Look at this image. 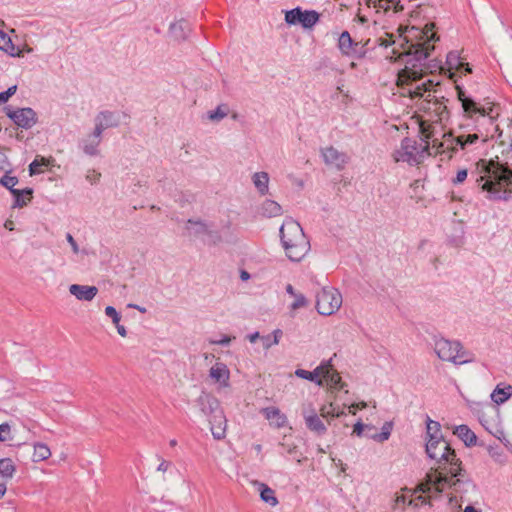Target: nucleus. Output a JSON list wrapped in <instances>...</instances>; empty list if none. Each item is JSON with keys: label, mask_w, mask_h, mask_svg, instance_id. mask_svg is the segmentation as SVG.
Returning <instances> with one entry per match:
<instances>
[{"label": "nucleus", "mask_w": 512, "mask_h": 512, "mask_svg": "<svg viewBox=\"0 0 512 512\" xmlns=\"http://www.w3.org/2000/svg\"><path fill=\"white\" fill-rule=\"evenodd\" d=\"M434 28V23L426 24L423 29L415 26L406 28L404 35L400 34L404 42L400 46L404 50L397 56V59L404 64V68L398 73V85H406L405 92L412 98L423 97L427 93L426 98L419 104V109L425 113L420 122L421 132L422 124L437 125L438 129H441L443 121L448 119L446 105L434 96L432 97L433 81L427 80L418 83L423 75L431 69L426 60L434 50V43L439 40Z\"/></svg>", "instance_id": "f257e3e1"}, {"label": "nucleus", "mask_w": 512, "mask_h": 512, "mask_svg": "<svg viewBox=\"0 0 512 512\" xmlns=\"http://www.w3.org/2000/svg\"><path fill=\"white\" fill-rule=\"evenodd\" d=\"M471 175L482 192L492 200L507 199L512 193V167L508 163L481 159L475 164Z\"/></svg>", "instance_id": "f03ea898"}, {"label": "nucleus", "mask_w": 512, "mask_h": 512, "mask_svg": "<svg viewBox=\"0 0 512 512\" xmlns=\"http://www.w3.org/2000/svg\"><path fill=\"white\" fill-rule=\"evenodd\" d=\"M464 112L466 116L474 122L476 132L467 134V142L475 144L478 140L487 142L489 138L498 135L502 138V132H499L497 118L499 116L498 107L487 103L482 105L478 102H464Z\"/></svg>", "instance_id": "7ed1b4c3"}, {"label": "nucleus", "mask_w": 512, "mask_h": 512, "mask_svg": "<svg viewBox=\"0 0 512 512\" xmlns=\"http://www.w3.org/2000/svg\"><path fill=\"white\" fill-rule=\"evenodd\" d=\"M451 490L450 502L458 501H470L471 494L475 493L476 486L474 483L465 475L462 468L460 467V474L453 476L452 474L446 473L441 475L435 472L427 473L425 482L418 487V490L422 492H431L434 490L436 493H441L445 489Z\"/></svg>", "instance_id": "20e7f679"}, {"label": "nucleus", "mask_w": 512, "mask_h": 512, "mask_svg": "<svg viewBox=\"0 0 512 512\" xmlns=\"http://www.w3.org/2000/svg\"><path fill=\"white\" fill-rule=\"evenodd\" d=\"M422 136L430 141V152L452 159L459 150H466L472 143L467 142V134L454 136L451 132L438 129L437 125L422 124Z\"/></svg>", "instance_id": "39448f33"}, {"label": "nucleus", "mask_w": 512, "mask_h": 512, "mask_svg": "<svg viewBox=\"0 0 512 512\" xmlns=\"http://www.w3.org/2000/svg\"><path fill=\"white\" fill-rule=\"evenodd\" d=\"M426 453L430 459L435 461V466L430 472L441 475L449 473L453 476L460 474L461 462L442 435H434L427 439Z\"/></svg>", "instance_id": "423d86ee"}, {"label": "nucleus", "mask_w": 512, "mask_h": 512, "mask_svg": "<svg viewBox=\"0 0 512 512\" xmlns=\"http://www.w3.org/2000/svg\"><path fill=\"white\" fill-rule=\"evenodd\" d=\"M280 236L283 248L291 261H300L310 249L300 224L292 219L284 221L280 228Z\"/></svg>", "instance_id": "0eeeda50"}, {"label": "nucleus", "mask_w": 512, "mask_h": 512, "mask_svg": "<svg viewBox=\"0 0 512 512\" xmlns=\"http://www.w3.org/2000/svg\"><path fill=\"white\" fill-rule=\"evenodd\" d=\"M434 351L440 360L451 362L455 365H463L475 361L474 354L464 349L463 345L457 340L435 339Z\"/></svg>", "instance_id": "6e6552de"}, {"label": "nucleus", "mask_w": 512, "mask_h": 512, "mask_svg": "<svg viewBox=\"0 0 512 512\" xmlns=\"http://www.w3.org/2000/svg\"><path fill=\"white\" fill-rule=\"evenodd\" d=\"M424 144H417L416 141L405 138L400 147L397 148L392 157L395 162H407L409 164L420 163L426 155H431L430 141L423 137Z\"/></svg>", "instance_id": "1a4fd4ad"}, {"label": "nucleus", "mask_w": 512, "mask_h": 512, "mask_svg": "<svg viewBox=\"0 0 512 512\" xmlns=\"http://www.w3.org/2000/svg\"><path fill=\"white\" fill-rule=\"evenodd\" d=\"M202 405V411L209 416L213 437L217 440L223 439L226 435L227 420L219 402L213 397L206 396Z\"/></svg>", "instance_id": "9d476101"}, {"label": "nucleus", "mask_w": 512, "mask_h": 512, "mask_svg": "<svg viewBox=\"0 0 512 512\" xmlns=\"http://www.w3.org/2000/svg\"><path fill=\"white\" fill-rule=\"evenodd\" d=\"M342 305V295L334 287H323L316 294V309L319 314L330 316L336 313Z\"/></svg>", "instance_id": "9b49d317"}, {"label": "nucleus", "mask_w": 512, "mask_h": 512, "mask_svg": "<svg viewBox=\"0 0 512 512\" xmlns=\"http://www.w3.org/2000/svg\"><path fill=\"white\" fill-rule=\"evenodd\" d=\"M320 14L315 10H302L300 7L285 12L288 25L300 24L304 29L313 28L319 21Z\"/></svg>", "instance_id": "f8f14e48"}, {"label": "nucleus", "mask_w": 512, "mask_h": 512, "mask_svg": "<svg viewBox=\"0 0 512 512\" xmlns=\"http://www.w3.org/2000/svg\"><path fill=\"white\" fill-rule=\"evenodd\" d=\"M208 380L217 391L230 388V370L228 366L224 362L216 361L208 371Z\"/></svg>", "instance_id": "ddd939ff"}, {"label": "nucleus", "mask_w": 512, "mask_h": 512, "mask_svg": "<svg viewBox=\"0 0 512 512\" xmlns=\"http://www.w3.org/2000/svg\"><path fill=\"white\" fill-rule=\"evenodd\" d=\"M185 229L190 236L201 238L208 244H216L219 241L217 233L212 230L210 225L201 220H188Z\"/></svg>", "instance_id": "4468645a"}, {"label": "nucleus", "mask_w": 512, "mask_h": 512, "mask_svg": "<svg viewBox=\"0 0 512 512\" xmlns=\"http://www.w3.org/2000/svg\"><path fill=\"white\" fill-rule=\"evenodd\" d=\"M6 115L20 128L30 129L37 123L36 112L29 107L11 109L6 108Z\"/></svg>", "instance_id": "2eb2a0df"}, {"label": "nucleus", "mask_w": 512, "mask_h": 512, "mask_svg": "<svg viewBox=\"0 0 512 512\" xmlns=\"http://www.w3.org/2000/svg\"><path fill=\"white\" fill-rule=\"evenodd\" d=\"M425 482H420L415 488H403L402 491L409 495L408 506L419 508L422 505L430 504V499L438 495L434 490L431 492H422L418 490V487Z\"/></svg>", "instance_id": "dca6fc26"}, {"label": "nucleus", "mask_w": 512, "mask_h": 512, "mask_svg": "<svg viewBox=\"0 0 512 512\" xmlns=\"http://www.w3.org/2000/svg\"><path fill=\"white\" fill-rule=\"evenodd\" d=\"M321 154L325 164L337 170H342L348 161L347 155L333 146L323 148Z\"/></svg>", "instance_id": "f3484780"}, {"label": "nucleus", "mask_w": 512, "mask_h": 512, "mask_svg": "<svg viewBox=\"0 0 512 512\" xmlns=\"http://www.w3.org/2000/svg\"><path fill=\"white\" fill-rule=\"evenodd\" d=\"M446 65L448 71L450 72V76L454 77L456 73L467 74L471 73V68L468 63H465L460 58L458 52L452 51L448 53L446 59Z\"/></svg>", "instance_id": "a211bd4d"}, {"label": "nucleus", "mask_w": 512, "mask_h": 512, "mask_svg": "<svg viewBox=\"0 0 512 512\" xmlns=\"http://www.w3.org/2000/svg\"><path fill=\"white\" fill-rule=\"evenodd\" d=\"M328 373L326 361L317 366L313 371L297 369L295 375L299 378L315 382L318 386H323V375Z\"/></svg>", "instance_id": "6ab92c4d"}, {"label": "nucleus", "mask_w": 512, "mask_h": 512, "mask_svg": "<svg viewBox=\"0 0 512 512\" xmlns=\"http://www.w3.org/2000/svg\"><path fill=\"white\" fill-rule=\"evenodd\" d=\"M101 133L94 129V131L87 135L81 141V148L86 155L97 156L99 155V146L101 143Z\"/></svg>", "instance_id": "aec40b11"}, {"label": "nucleus", "mask_w": 512, "mask_h": 512, "mask_svg": "<svg viewBox=\"0 0 512 512\" xmlns=\"http://www.w3.org/2000/svg\"><path fill=\"white\" fill-rule=\"evenodd\" d=\"M69 292L77 300L92 301L98 293L96 286L72 284L69 286Z\"/></svg>", "instance_id": "412c9836"}, {"label": "nucleus", "mask_w": 512, "mask_h": 512, "mask_svg": "<svg viewBox=\"0 0 512 512\" xmlns=\"http://www.w3.org/2000/svg\"><path fill=\"white\" fill-rule=\"evenodd\" d=\"M118 124H119V118L115 113L110 112V111H104V112H100L95 117V128L94 129L102 134L103 131L106 130L107 128L115 127Z\"/></svg>", "instance_id": "4be33fe9"}, {"label": "nucleus", "mask_w": 512, "mask_h": 512, "mask_svg": "<svg viewBox=\"0 0 512 512\" xmlns=\"http://www.w3.org/2000/svg\"><path fill=\"white\" fill-rule=\"evenodd\" d=\"M262 414L269 421L270 425L275 428H282L287 425V417L277 407H266L262 410Z\"/></svg>", "instance_id": "5701e85b"}, {"label": "nucleus", "mask_w": 512, "mask_h": 512, "mask_svg": "<svg viewBox=\"0 0 512 512\" xmlns=\"http://www.w3.org/2000/svg\"><path fill=\"white\" fill-rule=\"evenodd\" d=\"M303 417L306 423V426L309 430L316 432L319 435H322L326 432V426L320 419V417L316 414L315 410L311 407V415H307L306 412H303Z\"/></svg>", "instance_id": "b1692460"}, {"label": "nucleus", "mask_w": 512, "mask_h": 512, "mask_svg": "<svg viewBox=\"0 0 512 512\" xmlns=\"http://www.w3.org/2000/svg\"><path fill=\"white\" fill-rule=\"evenodd\" d=\"M328 373L323 375V384L325 383L331 390H341L344 383L341 382V377L337 371L332 368L330 361H326Z\"/></svg>", "instance_id": "393cba45"}, {"label": "nucleus", "mask_w": 512, "mask_h": 512, "mask_svg": "<svg viewBox=\"0 0 512 512\" xmlns=\"http://www.w3.org/2000/svg\"><path fill=\"white\" fill-rule=\"evenodd\" d=\"M252 182L258 193L265 196L269 193V182L270 177L267 172L259 171L255 172L252 177Z\"/></svg>", "instance_id": "a878e982"}, {"label": "nucleus", "mask_w": 512, "mask_h": 512, "mask_svg": "<svg viewBox=\"0 0 512 512\" xmlns=\"http://www.w3.org/2000/svg\"><path fill=\"white\" fill-rule=\"evenodd\" d=\"M0 51L11 57H21L22 51L17 48L8 34L0 30Z\"/></svg>", "instance_id": "bb28decb"}, {"label": "nucleus", "mask_w": 512, "mask_h": 512, "mask_svg": "<svg viewBox=\"0 0 512 512\" xmlns=\"http://www.w3.org/2000/svg\"><path fill=\"white\" fill-rule=\"evenodd\" d=\"M358 44L354 43L350 34L347 31L341 33L338 39V47L341 52L346 56H352L355 53V48Z\"/></svg>", "instance_id": "cd10ccee"}, {"label": "nucleus", "mask_w": 512, "mask_h": 512, "mask_svg": "<svg viewBox=\"0 0 512 512\" xmlns=\"http://www.w3.org/2000/svg\"><path fill=\"white\" fill-rule=\"evenodd\" d=\"M512 396V386L507 384L504 387L497 385L491 393V400L500 405L505 403Z\"/></svg>", "instance_id": "c85d7f7f"}, {"label": "nucleus", "mask_w": 512, "mask_h": 512, "mask_svg": "<svg viewBox=\"0 0 512 512\" xmlns=\"http://www.w3.org/2000/svg\"><path fill=\"white\" fill-rule=\"evenodd\" d=\"M52 455L50 448L42 442L33 444L32 462L38 463L49 459Z\"/></svg>", "instance_id": "c756f323"}, {"label": "nucleus", "mask_w": 512, "mask_h": 512, "mask_svg": "<svg viewBox=\"0 0 512 512\" xmlns=\"http://www.w3.org/2000/svg\"><path fill=\"white\" fill-rule=\"evenodd\" d=\"M453 433L459 437L467 446L476 444V435L467 425L457 426Z\"/></svg>", "instance_id": "7c9ffc66"}, {"label": "nucleus", "mask_w": 512, "mask_h": 512, "mask_svg": "<svg viewBox=\"0 0 512 512\" xmlns=\"http://www.w3.org/2000/svg\"><path fill=\"white\" fill-rule=\"evenodd\" d=\"M16 473V465L11 458L0 459V478L4 481L11 480Z\"/></svg>", "instance_id": "2f4dec72"}, {"label": "nucleus", "mask_w": 512, "mask_h": 512, "mask_svg": "<svg viewBox=\"0 0 512 512\" xmlns=\"http://www.w3.org/2000/svg\"><path fill=\"white\" fill-rule=\"evenodd\" d=\"M261 213L266 217H278L283 213L282 207L274 200L267 199L261 206Z\"/></svg>", "instance_id": "473e14b6"}, {"label": "nucleus", "mask_w": 512, "mask_h": 512, "mask_svg": "<svg viewBox=\"0 0 512 512\" xmlns=\"http://www.w3.org/2000/svg\"><path fill=\"white\" fill-rule=\"evenodd\" d=\"M171 36L176 40H183L187 37L189 32V25L187 22L180 20L174 22L169 28Z\"/></svg>", "instance_id": "72a5a7b5"}, {"label": "nucleus", "mask_w": 512, "mask_h": 512, "mask_svg": "<svg viewBox=\"0 0 512 512\" xmlns=\"http://www.w3.org/2000/svg\"><path fill=\"white\" fill-rule=\"evenodd\" d=\"M54 160L52 158H44L37 156L29 165L30 175L41 174L44 169L49 167Z\"/></svg>", "instance_id": "f704fd0d"}, {"label": "nucleus", "mask_w": 512, "mask_h": 512, "mask_svg": "<svg viewBox=\"0 0 512 512\" xmlns=\"http://www.w3.org/2000/svg\"><path fill=\"white\" fill-rule=\"evenodd\" d=\"M12 194L15 198L14 207H23L31 200L32 190H12Z\"/></svg>", "instance_id": "c9c22d12"}, {"label": "nucleus", "mask_w": 512, "mask_h": 512, "mask_svg": "<svg viewBox=\"0 0 512 512\" xmlns=\"http://www.w3.org/2000/svg\"><path fill=\"white\" fill-rule=\"evenodd\" d=\"M309 305L308 299L302 294L298 293L293 297V302L289 305V313L291 317H294L296 311L302 308H306Z\"/></svg>", "instance_id": "e433bc0d"}, {"label": "nucleus", "mask_w": 512, "mask_h": 512, "mask_svg": "<svg viewBox=\"0 0 512 512\" xmlns=\"http://www.w3.org/2000/svg\"><path fill=\"white\" fill-rule=\"evenodd\" d=\"M282 334H283L282 330L276 329L272 332V334L262 336L261 341H262L263 348L265 350H268L272 346L279 344Z\"/></svg>", "instance_id": "4c0bfd02"}, {"label": "nucleus", "mask_w": 512, "mask_h": 512, "mask_svg": "<svg viewBox=\"0 0 512 512\" xmlns=\"http://www.w3.org/2000/svg\"><path fill=\"white\" fill-rule=\"evenodd\" d=\"M229 113V108L227 105L221 104L217 106L215 110L208 111L207 117L210 121L220 122L223 120Z\"/></svg>", "instance_id": "58836bf2"}, {"label": "nucleus", "mask_w": 512, "mask_h": 512, "mask_svg": "<svg viewBox=\"0 0 512 512\" xmlns=\"http://www.w3.org/2000/svg\"><path fill=\"white\" fill-rule=\"evenodd\" d=\"M260 497L264 502L273 507L278 504L274 491L265 484H260Z\"/></svg>", "instance_id": "ea45409f"}, {"label": "nucleus", "mask_w": 512, "mask_h": 512, "mask_svg": "<svg viewBox=\"0 0 512 512\" xmlns=\"http://www.w3.org/2000/svg\"><path fill=\"white\" fill-rule=\"evenodd\" d=\"M392 431V423L386 422L382 426L381 433H375V434H365L367 437L377 441V442H385L389 439Z\"/></svg>", "instance_id": "a19ab883"}, {"label": "nucleus", "mask_w": 512, "mask_h": 512, "mask_svg": "<svg viewBox=\"0 0 512 512\" xmlns=\"http://www.w3.org/2000/svg\"><path fill=\"white\" fill-rule=\"evenodd\" d=\"M279 445L289 455H296L298 451L297 444L293 441L291 436H284Z\"/></svg>", "instance_id": "79ce46f5"}, {"label": "nucleus", "mask_w": 512, "mask_h": 512, "mask_svg": "<svg viewBox=\"0 0 512 512\" xmlns=\"http://www.w3.org/2000/svg\"><path fill=\"white\" fill-rule=\"evenodd\" d=\"M368 7L376 9L377 12L383 10L387 12L393 9L392 3H388L387 0H365Z\"/></svg>", "instance_id": "37998d69"}, {"label": "nucleus", "mask_w": 512, "mask_h": 512, "mask_svg": "<svg viewBox=\"0 0 512 512\" xmlns=\"http://www.w3.org/2000/svg\"><path fill=\"white\" fill-rule=\"evenodd\" d=\"M408 500H409V495L402 491L401 490V493H396L395 494V497L393 499V502H392V505H391V508L396 511L397 509H399L400 507H403L405 506L406 504L408 505Z\"/></svg>", "instance_id": "c03bdc74"}, {"label": "nucleus", "mask_w": 512, "mask_h": 512, "mask_svg": "<svg viewBox=\"0 0 512 512\" xmlns=\"http://www.w3.org/2000/svg\"><path fill=\"white\" fill-rule=\"evenodd\" d=\"M488 453L495 462L499 464H504L506 462V456L499 448L489 446Z\"/></svg>", "instance_id": "a18cd8bd"}, {"label": "nucleus", "mask_w": 512, "mask_h": 512, "mask_svg": "<svg viewBox=\"0 0 512 512\" xmlns=\"http://www.w3.org/2000/svg\"><path fill=\"white\" fill-rule=\"evenodd\" d=\"M13 439L11 426L8 423L0 424V442H6Z\"/></svg>", "instance_id": "49530a36"}, {"label": "nucleus", "mask_w": 512, "mask_h": 512, "mask_svg": "<svg viewBox=\"0 0 512 512\" xmlns=\"http://www.w3.org/2000/svg\"><path fill=\"white\" fill-rule=\"evenodd\" d=\"M18 183V179L17 177L15 176H10L8 174H5L1 179H0V184H2L4 187L8 188L11 192L12 190H15L14 189V186H16Z\"/></svg>", "instance_id": "de8ad7c7"}, {"label": "nucleus", "mask_w": 512, "mask_h": 512, "mask_svg": "<svg viewBox=\"0 0 512 512\" xmlns=\"http://www.w3.org/2000/svg\"><path fill=\"white\" fill-rule=\"evenodd\" d=\"M335 412H336V406L332 402L329 403L328 405H323L320 408V415L326 419H328L329 417H335Z\"/></svg>", "instance_id": "09e8293b"}, {"label": "nucleus", "mask_w": 512, "mask_h": 512, "mask_svg": "<svg viewBox=\"0 0 512 512\" xmlns=\"http://www.w3.org/2000/svg\"><path fill=\"white\" fill-rule=\"evenodd\" d=\"M105 314L109 318H111L114 325H118V322L121 321V315L117 312V310L112 306H107L105 308Z\"/></svg>", "instance_id": "8fccbe9b"}, {"label": "nucleus", "mask_w": 512, "mask_h": 512, "mask_svg": "<svg viewBox=\"0 0 512 512\" xmlns=\"http://www.w3.org/2000/svg\"><path fill=\"white\" fill-rule=\"evenodd\" d=\"M427 435L428 438H431L434 435H441L440 424L436 421L429 420V422L427 423Z\"/></svg>", "instance_id": "3c124183"}, {"label": "nucleus", "mask_w": 512, "mask_h": 512, "mask_svg": "<svg viewBox=\"0 0 512 512\" xmlns=\"http://www.w3.org/2000/svg\"><path fill=\"white\" fill-rule=\"evenodd\" d=\"M374 427L371 425L363 424L361 421H357L353 427V434L361 437L364 433V430H373Z\"/></svg>", "instance_id": "603ef678"}, {"label": "nucleus", "mask_w": 512, "mask_h": 512, "mask_svg": "<svg viewBox=\"0 0 512 512\" xmlns=\"http://www.w3.org/2000/svg\"><path fill=\"white\" fill-rule=\"evenodd\" d=\"M467 177H468V170L460 169L457 171L455 177L451 179V182L454 185H460L467 179Z\"/></svg>", "instance_id": "864d4df0"}, {"label": "nucleus", "mask_w": 512, "mask_h": 512, "mask_svg": "<svg viewBox=\"0 0 512 512\" xmlns=\"http://www.w3.org/2000/svg\"><path fill=\"white\" fill-rule=\"evenodd\" d=\"M17 90V86H11L6 91L0 92V104L5 103L9 100V98L15 94Z\"/></svg>", "instance_id": "5fc2aeb1"}, {"label": "nucleus", "mask_w": 512, "mask_h": 512, "mask_svg": "<svg viewBox=\"0 0 512 512\" xmlns=\"http://www.w3.org/2000/svg\"><path fill=\"white\" fill-rule=\"evenodd\" d=\"M101 178V173L96 170H88L86 174V180L91 184H96Z\"/></svg>", "instance_id": "6e6d98bb"}, {"label": "nucleus", "mask_w": 512, "mask_h": 512, "mask_svg": "<svg viewBox=\"0 0 512 512\" xmlns=\"http://www.w3.org/2000/svg\"><path fill=\"white\" fill-rule=\"evenodd\" d=\"M66 240L69 243L73 254H76V255L79 254V252H80L79 246H78L76 240L74 239V237L72 236V234L67 233Z\"/></svg>", "instance_id": "4d7b16f0"}, {"label": "nucleus", "mask_w": 512, "mask_h": 512, "mask_svg": "<svg viewBox=\"0 0 512 512\" xmlns=\"http://www.w3.org/2000/svg\"><path fill=\"white\" fill-rule=\"evenodd\" d=\"M490 432L495 437H497L500 441H502L507 448H511L512 447V445L510 444L509 440L506 439V437L504 435V432L502 430L497 429L496 432H492V431H490Z\"/></svg>", "instance_id": "13d9d810"}, {"label": "nucleus", "mask_w": 512, "mask_h": 512, "mask_svg": "<svg viewBox=\"0 0 512 512\" xmlns=\"http://www.w3.org/2000/svg\"><path fill=\"white\" fill-rule=\"evenodd\" d=\"M379 45L383 47H388L395 43L393 35L387 34L385 38L381 37L378 39Z\"/></svg>", "instance_id": "bf43d9fd"}, {"label": "nucleus", "mask_w": 512, "mask_h": 512, "mask_svg": "<svg viewBox=\"0 0 512 512\" xmlns=\"http://www.w3.org/2000/svg\"><path fill=\"white\" fill-rule=\"evenodd\" d=\"M231 341H232V338L230 336L224 335L219 340H210L209 342H210V344L225 346V345H229Z\"/></svg>", "instance_id": "052dcab7"}, {"label": "nucleus", "mask_w": 512, "mask_h": 512, "mask_svg": "<svg viewBox=\"0 0 512 512\" xmlns=\"http://www.w3.org/2000/svg\"><path fill=\"white\" fill-rule=\"evenodd\" d=\"M457 90H458V98L461 101L463 108H464V102H466V101L475 102L473 99L467 97L465 95L464 91L461 90L458 86H457Z\"/></svg>", "instance_id": "680f3d73"}, {"label": "nucleus", "mask_w": 512, "mask_h": 512, "mask_svg": "<svg viewBox=\"0 0 512 512\" xmlns=\"http://www.w3.org/2000/svg\"><path fill=\"white\" fill-rule=\"evenodd\" d=\"M171 467V462L161 459L160 464L157 467V471L166 472Z\"/></svg>", "instance_id": "e2e57ef3"}, {"label": "nucleus", "mask_w": 512, "mask_h": 512, "mask_svg": "<svg viewBox=\"0 0 512 512\" xmlns=\"http://www.w3.org/2000/svg\"><path fill=\"white\" fill-rule=\"evenodd\" d=\"M387 2L392 3L394 12H399L403 10V6L400 4L399 0H387Z\"/></svg>", "instance_id": "0e129e2a"}, {"label": "nucleus", "mask_w": 512, "mask_h": 512, "mask_svg": "<svg viewBox=\"0 0 512 512\" xmlns=\"http://www.w3.org/2000/svg\"><path fill=\"white\" fill-rule=\"evenodd\" d=\"M115 327L120 336H122V337L127 336V330L123 325L120 324V322H118V325H115Z\"/></svg>", "instance_id": "69168bd1"}, {"label": "nucleus", "mask_w": 512, "mask_h": 512, "mask_svg": "<svg viewBox=\"0 0 512 512\" xmlns=\"http://www.w3.org/2000/svg\"><path fill=\"white\" fill-rule=\"evenodd\" d=\"M251 343L256 342L257 339H261L259 332H254L252 334L247 335L246 337Z\"/></svg>", "instance_id": "338daca9"}, {"label": "nucleus", "mask_w": 512, "mask_h": 512, "mask_svg": "<svg viewBox=\"0 0 512 512\" xmlns=\"http://www.w3.org/2000/svg\"><path fill=\"white\" fill-rule=\"evenodd\" d=\"M285 290H286L287 294H289L291 297H294L295 295H297L299 293V292L295 291V289L293 288V286L291 284H287Z\"/></svg>", "instance_id": "774afa93"}]
</instances>
